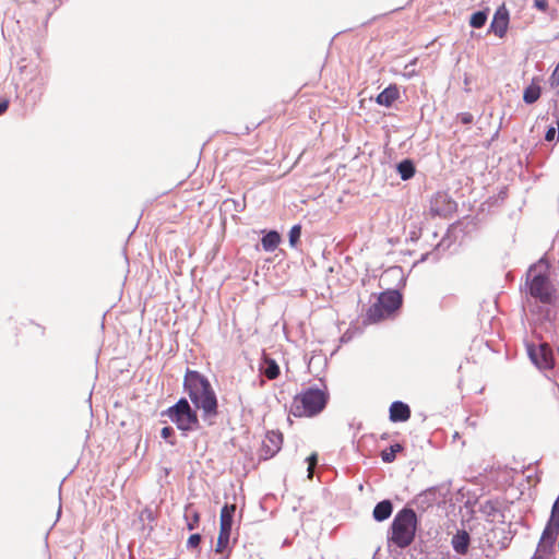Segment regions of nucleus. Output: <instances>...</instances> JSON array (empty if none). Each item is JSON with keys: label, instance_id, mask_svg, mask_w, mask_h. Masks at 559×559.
<instances>
[{"label": "nucleus", "instance_id": "obj_1", "mask_svg": "<svg viewBox=\"0 0 559 559\" xmlns=\"http://www.w3.org/2000/svg\"><path fill=\"white\" fill-rule=\"evenodd\" d=\"M185 389L190 400L201 408L206 416L217 414V400L209 380L194 370H188L185 376Z\"/></svg>", "mask_w": 559, "mask_h": 559}, {"label": "nucleus", "instance_id": "obj_2", "mask_svg": "<svg viewBox=\"0 0 559 559\" xmlns=\"http://www.w3.org/2000/svg\"><path fill=\"white\" fill-rule=\"evenodd\" d=\"M326 388H307L296 394L289 406V414L301 417H313L320 414L329 402Z\"/></svg>", "mask_w": 559, "mask_h": 559}, {"label": "nucleus", "instance_id": "obj_3", "mask_svg": "<svg viewBox=\"0 0 559 559\" xmlns=\"http://www.w3.org/2000/svg\"><path fill=\"white\" fill-rule=\"evenodd\" d=\"M417 524L416 512L413 509L403 508L395 514L392 521L388 537L389 543L401 549L407 548L415 540Z\"/></svg>", "mask_w": 559, "mask_h": 559}, {"label": "nucleus", "instance_id": "obj_4", "mask_svg": "<svg viewBox=\"0 0 559 559\" xmlns=\"http://www.w3.org/2000/svg\"><path fill=\"white\" fill-rule=\"evenodd\" d=\"M402 295L394 289L381 293L365 316V323L373 324L393 316L402 306Z\"/></svg>", "mask_w": 559, "mask_h": 559}, {"label": "nucleus", "instance_id": "obj_5", "mask_svg": "<svg viewBox=\"0 0 559 559\" xmlns=\"http://www.w3.org/2000/svg\"><path fill=\"white\" fill-rule=\"evenodd\" d=\"M165 414L181 431H190L199 427L198 415L186 399H180L174 406L169 407Z\"/></svg>", "mask_w": 559, "mask_h": 559}, {"label": "nucleus", "instance_id": "obj_6", "mask_svg": "<svg viewBox=\"0 0 559 559\" xmlns=\"http://www.w3.org/2000/svg\"><path fill=\"white\" fill-rule=\"evenodd\" d=\"M527 284L532 297L543 304H551L554 301V288L549 278L545 274L536 273L535 266L531 267L527 272Z\"/></svg>", "mask_w": 559, "mask_h": 559}, {"label": "nucleus", "instance_id": "obj_7", "mask_svg": "<svg viewBox=\"0 0 559 559\" xmlns=\"http://www.w3.org/2000/svg\"><path fill=\"white\" fill-rule=\"evenodd\" d=\"M528 355L539 369H551L555 365V357L550 346L542 343L538 346H528Z\"/></svg>", "mask_w": 559, "mask_h": 559}, {"label": "nucleus", "instance_id": "obj_8", "mask_svg": "<svg viewBox=\"0 0 559 559\" xmlns=\"http://www.w3.org/2000/svg\"><path fill=\"white\" fill-rule=\"evenodd\" d=\"M508 26L509 11L506 8V5L502 4L495 12L493 19L490 24V28L495 33V35H497L499 38H502L507 34Z\"/></svg>", "mask_w": 559, "mask_h": 559}, {"label": "nucleus", "instance_id": "obj_9", "mask_svg": "<svg viewBox=\"0 0 559 559\" xmlns=\"http://www.w3.org/2000/svg\"><path fill=\"white\" fill-rule=\"evenodd\" d=\"M400 98V90L396 84H390L376 98L378 105L391 107Z\"/></svg>", "mask_w": 559, "mask_h": 559}, {"label": "nucleus", "instance_id": "obj_10", "mask_svg": "<svg viewBox=\"0 0 559 559\" xmlns=\"http://www.w3.org/2000/svg\"><path fill=\"white\" fill-rule=\"evenodd\" d=\"M411 417V408L407 404L396 401L390 406V420L393 423L406 421Z\"/></svg>", "mask_w": 559, "mask_h": 559}, {"label": "nucleus", "instance_id": "obj_11", "mask_svg": "<svg viewBox=\"0 0 559 559\" xmlns=\"http://www.w3.org/2000/svg\"><path fill=\"white\" fill-rule=\"evenodd\" d=\"M471 543L469 534L466 531H457L452 537L451 544L454 551L459 555H466Z\"/></svg>", "mask_w": 559, "mask_h": 559}, {"label": "nucleus", "instance_id": "obj_12", "mask_svg": "<svg viewBox=\"0 0 559 559\" xmlns=\"http://www.w3.org/2000/svg\"><path fill=\"white\" fill-rule=\"evenodd\" d=\"M283 435L280 431H270L266 433L264 440V447L267 449L266 453L270 455H274L277 453L283 444Z\"/></svg>", "mask_w": 559, "mask_h": 559}, {"label": "nucleus", "instance_id": "obj_13", "mask_svg": "<svg viewBox=\"0 0 559 559\" xmlns=\"http://www.w3.org/2000/svg\"><path fill=\"white\" fill-rule=\"evenodd\" d=\"M236 504H225L221 510L219 530L231 532Z\"/></svg>", "mask_w": 559, "mask_h": 559}, {"label": "nucleus", "instance_id": "obj_14", "mask_svg": "<svg viewBox=\"0 0 559 559\" xmlns=\"http://www.w3.org/2000/svg\"><path fill=\"white\" fill-rule=\"evenodd\" d=\"M229 531H221L218 533L215 552L221 555L219 559H228L230 549H229V539H230Z\"/></svg>", "mask_w": 559, "mask_h": 559}, {"label": "nucleus", "instance_id": "obj_15", "mask_svg": "<svg viewBox=\"0 0 559 559\" xmlns=\"http://www.w3.org/2000/svg\"><path fill=\"white\" fill-rule=\"evenodd\" d=\"M393 506L390 500H382L373 509V519L378 522H382L389 519L392 514Z\"/></svg>", "mask_w": 559, "mask_h": 559}, {"label": "nucleus", "instance_id": "obj_16", "mask_svg": "<svg viewBox=\"0 0 559 559\" xmlns=\"http://www.w3.org/2000/svg\"><path fill=\"white\" fill-rule=\"evenodd\" d=\"M542 88L538 82L534 79L532 83L524 90L523 100L526 104H534L540 97Z\"/></svg>", "mask_w": 559, "mask_h": 559}, {"label": "nucleus", "instance_id": "obj_17", "mask_svg": "<svg viewBox=\"0 0 559 559\" xmlns=\"http://www.w3.org/2000/svg\"><path fill=\"white\" fill-rule=\"evenodd\" d=\"M281 242V236L277 231L272 230L269 231L263 238H262V247L265 251H273L277 248V246Z\"/></svg>", "mask_w": 559, "mask_h": 559}, {"label": "nucleus", "instance_id": "obj_18", "mask_svg": "<svg viewBox=\"0 0 559 559\" xmlns=\"http://www.w3.org/2000/svg\"><path fill=\"white\" fill-rule=\"evenodd\" d=\"M397 171L403 180H408L415 175V166L411 159H404L397 165Z\"/></svg>", "mask_w": 559, "mask_h": 559}, {"label": "nucleus", "instance_id": "obj_19", "mask_svg": "<svg viewBox=\"0 0 559 559\" xmlns=\"http://www.w3.org/2000/svg\"><path fill=\"white\" fill-rule=\"evenodd\" d=\"M265 365L264 376L270 380L276 379L280 376V367L276 361L272 358H265Z\"/></svg>", "mask_w": 559, "mask_h": 559}, {"label": "nucleus", "instance_id": "obj_20", "mask_svg": "<svg viewBox=\"0 0 559 559\" xmlns=\"http://www.w3.org/2000/svg\"><path fill=\"white\" fill-rule=\"evenodd\" d=\"M557 533L545 526L538 547H552L557 537Z\"/></svg>", "mask_w": 559, "mask_h": 559}, {"label": "nucleus", "instance_id": "obj_21", "mask_svg": "<svg viewBox=\"0 0 559 559\" xmlns=\"http://www.w3.org/2000/svg\"><path fill=\"white\" fill-rule=\"evenodd\" d=\"M401 451H403V447L400 443L393 444L381 452V459L385 463H392L396 457V453Z\"/></svg>", "mask_w": 559, "mask_h": 559}, {"label": "nucleus", "instance_id": "obj_22", "mask_svg": "<svg viewBox=\"0 0 559 559\" xmlns=\"http://www.w3.org/2000/svg\"><path fill=\"white\" fill-rule=\"evenodd\" d=\"M487 14L484 11H478L472 14L469 24L474 28H480L486 24Z\"/></svg>", "mask_w": 559, "mask_h": 559}, {"label": "nucleus", "instance_id": "obj_23", "mask_svg": "<svg viewBox=\"0 0 559 559\" xmlns=\"http://www.w3.org/2000/svg\"><path fill=\"white\" fill-rule=\"evenodd\" d=\"M289 243L292 247H296L300 240L301 236V226L294 225L289 230Z\"/></svg>", "mask_w": 559, "mask_h": 559}, {"label": "nucleus", "instance_id": "obj_24", "mask_svg": "<svg viewBox=\"0 0 559 559\" xmlns=\"http://www.w3.org/2000/svg\"><path fill=\"white\" fill-rule=\"evenodd\" d=\"M307 462H308V477L309 478H312V475H313V469L318 463V454L317 453H312L308 459H307Z\"/></svg>", "mask_w": 559, "mask_h": 559}, {"label": "nucleus", "instance_id": "obj_25", "mask_svg": "<svg viewBox=\"0 0 559 559\" xmlns=\"http://www.w3.org/2000/svg\"><path fill=\"white\" fill-rule=\"evenodd\" d=\"M140 520L142 522L147 521L148 523H153L155 521L153 511L150 508L143 509L140 513Z\"/></svg>", "mask_w": 559, "mask_h": 559}, {"label": "nucleus", "instance_id": "obj_26", "mask_svg": "<svg viewBox=\"0 0 559 559\" xmlns=\"http://www.w3.org/2000/svg\"><path fill=\"white\" fill-rule=\"evenodd\" d=\"M546 526L549 528V530H552L555 531L557 534L559 533V518H556V516H550Z\"/></svg>", "mask_w": 559, "mask_h": 559}, {"label": "nucleus", "instance_id": "obj_27", "mask_svg": "<svg viewBox=\"0 0 559 559\" xmlns=\"http://www.w3.org/2000/svg\"><path fill=\"white\" fill-rule=\"evenodd\" d=\"M201 543V536L200 534H192L189 538H188V546L189 547H192V548H197Z\"/></svg>", "mask_w": 559, "mask_h": 559}, {"label": "nucleus", "instance_id": "obj_28", "mask_svg": "<svg viewBox=\"0 0 559 559\" xmlns=\"http://www.w3.org/2000/svg\"><path fill=\"white\" fill-rule=\"evenodd\" d=\"M459 118L463 124H469L474 119L471 112H462L460 114Z\"/></svg>", "mask_w": 559, "mask_h": 559}, {"label": "nucleus", "instance_id": "obj_29", "mask_svg": "<svg viewBox=\"0 0 559 559\" xmlns=\"http://www.w3.org/2000/svg\"><path fill=\"white\" fill-rule=\"evenodd\" d=\"M174 435V429L169 426H166L164 427L162 430H160V436L164 438V439H169L171 438Z\"/></svg>", "mask_w": 559, "mask_h": 559}, {"label": "nucleus", "instance_id": "obj_30", "mask_svg": "<svg viewBox=\"0 0 559 559\" xmlns=\"http://www.w3.org/2000/svg\"><path fill=\"white\" fill-rule=\"evenodd\" d=\"M534 2H535V7L538 10H540L543 12L547 11V9H548V1L547 0H535Z\"/></svg>", "mask_w": 559, "mask_h": 559}, {"label": "nucleus", "instance_id": "obj_31", "mask_svg": "<svg viewBox=\"0 0 559 559\" xmlns=\"http://www.w3.org/2000/svg\"><path fill=\"white\" fill-rule=\"evenodd\" d=\"M550 516L559 518V497L555 500L552 504Z\"/></svg>", "mask_w": 559, "mask_h": 559}, {"label": "nucleus", "instance_id": "obj_32", "mask_svg": "<svg viewBox=\"0 0 559 559\" xmlns=\"http://www.w3.org/2000/svg\"><path fill=\"white\" fill-rule=\"evenodd\" d=\"M556 136V129L554 127H550L546 134H545V140L548 141V142H551Z\"/></svg>", "mask_w": 559, "mask_h": 559}, {"label": "nucleus", "instance_id": "obj_33", "mask_svg": "<svg viewBox=\"0 0 559 559\" xmlns=\"http://www.w3.org/2000/svg\"><path fill=\"white\" fill-rule=\"evenodd\" d=\"M8 107H9L8 99L0 100V115L4 114L8 110Z\"/></svg>", "mask_w": 559, "mask_h": 559}, {"label": "nucleus", "instance_id": "obj_34", "mask_svg": "<svg viewBox=\"0 0 559 559\" xmlns=\"http://www.w3.org/2000/svg\"><path fill=\"white\" fill-rule=\"evenodd\" d=\"M552 82L559 83V63L556 66L552 74H551Z\"/></svg>", "mask_w": 559, "mask_h": 559}, {"label": "nucleus", "instance_id": "obj_35", "mask_svg": "<svg viewBox=\"0 0 559 559\" xmlns=\"http://www.w3.org/2000/svg\"><path fill=\"white\" fill-rule=\"evenodd\" d=\"M532 559H544L542 556L535 555Z\"/></svg>", "mask_w": 559, "mask_h": 559}, {"label": "nucleus", "instance_id": "obj_36", "mask_svg": "<svg viewBox=\"0 0 559 559\" xmlns=\"http://www.w3.org/2000/svg\"><path fill=\"white\" fill-rule=\"evenodd\" d=\"M194 520H195L197 523L199 522V515L198 514H194Z\"/></svg>", "mask_w": 559, "mask_h": 559}, {"label": "nucleus", "instance_id": "obj_37", "mask_svg": "<svg viewBox=\"0 0 559 559\" xmlns=\"http://www.w3.org/2000/svg\"><path fill=\"white\" fill-rule=\"evenodd\" d=\"M169 443H170L171 445H174V444H175V440H169Z\"/></svg>", "mask_w": 559, "mask_h": 559}, {"label": "nucleus", "instance_id": "obj_38", "mask_svg": "<svg viewBox=\"0 0 559 559\" xmlns=\"http://www.w3.org/2000/svg\"><path fill=\"white\" fill-rule=\"evenodd\" d=\"M193 524H189V530H193Z\"/></svg>", "mask_w": 559, "mask_h": 559}]
</instances>
